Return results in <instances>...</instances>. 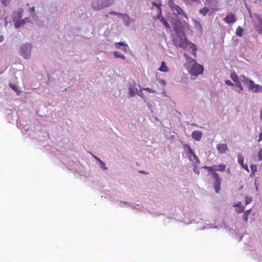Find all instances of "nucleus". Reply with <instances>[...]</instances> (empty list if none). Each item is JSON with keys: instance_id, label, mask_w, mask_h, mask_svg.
<instances>
[{"instance_id": "obj_41", "label": "nucleus", "mask_w": 262, "mask_h": 262, "mask_svg": "<svg viewBox=\"0 0 262 262\" xmlns=\"http://www.w3.org/2000/svg\"><path fill=\"white\" fill-rule=\"evenodd\" d=\"M159 83L163 85H166V81L165 80H163V79H161L159 80Z\"/></svg>"}, {"instance_id": "obj_14", "label": "nucleus", "mask_w": 262, "mask_h": 262, "mask_svg": "<svg viewBox=\"0 0 262 262\" xmlns=\"http://www.w3.org/2000/svg\"><path fill=\"white\" fill-rule=\"evenodd\" d=\"M216 165H213L212 166H204L203 167V168L207 169L210 172L212 177L213 176V173H217L216 172Z\"/></svg>"}, {"instance_id": "obj_6", "label": "nucleus", "mask_w": 262, "mask_h": 262, "mask_svg": "<svg viewBox=\"0 0 262 262\" xmlns=\"http://www.w3.org/2000/svg\"><path fill=\"white\" fill-rule=\"evenodd\" d=\"M31 45L30 43H26L20 47L21 55L25 58H28L30 56L31 52Z\"/></svg>"}, {"instance_id": "obj_16", "label": "nucleus", "mask_w": 262, "mask_h": 262, "mask_svg": "<svg viewBox=\"0 0 262 262\" xmlns=\"http://www.w3.org/2000/svg\"><path fill=\"white\" fill-rule=\"evenodd\" d=\"M233 206L238 208L236 210V212L238 213L243 212L244 210V207L242 206V203L241 202H237L236 204H234Z\"/></svg>"}, {"instance_id": "obj_4", "label": "nucleus", "mask_w": 262, "mask_h": 262, "mask_svg": "<svg viewBox=\"0 0 262 262\" xmlns=\"http://www.w3.org/2000/svg\"><path fill=\"white\" fill-rule=\"evenodd\" d=\"M111 5V3L107 1L101 2L99 0H95L93 2L92 6L95 10H99L103 8L107 7Z\"/></svg>"}, {"instance_id": "obj_20", "label": "nucleus", "mask_w": 262, "mask_h": 262, "mask_svg": "<svg viewBox=\"0 0 262 262\" xmlns=\"http://www.w3.org/2000/svg\"><path fill=\"white\" fill-rule=\"evenodd\" d=\"M226 166L224 164H221L216 166V169L219 171H224L226 169Z\"/></svg>"}, {"instance_id": "obj_2", "label": "nucleus", "mask_w": 262, "mask_h": 262, "mask_svg": "<svg viewBox=\"0 0 262 262\" xmlns=\"http://www.w3.org/2000/svg\"><path fill=\"white\" fill-rule=\"evenodd\" d=\"M174 44L181 48L185 49L189 47L192 50V55L195 57L196 55L197 49L195 44L189 41L186 38H182V37L176 38L173 39Z\"/></svg>"}, {"instance_id": "obj_19", "label": "nucleus", "mask_w": 262, "mask_h": 262, "mask_svg": "<svg viewBox=\"0 0 262 262\" xmlns=\"http://www.w3.org/2000/svg\"><path fill=\"white\" fill-rule=\"evenodd\" d=\"M244 33V29L240 26H238L236 29L235 33L237 36L241 37L243 36Z\"/></svg>"}, {"instance_id": "obj_32", "label": "nucleus", "mask_w": 262, "mask_h": 262, "mask_svg": "<svg viewBox=\"0 0 262 262\" xmlns=\"http://www.w3.org/2000/svg\"><path fill=\"white\" fill-rule=\"evenodd\" d=\"M143 90L147 91L148 92L150 93H156V91L151 89H150L149 88H143Z\"/></svg>"}, {"instance_id": "obj_15", "label": "nucleus", "mask_w": 262, "mask_h": 262, "mask_svg": "<svg viewBox=\"0 0 262 262\" xmlns=\"http://www.w3.org/2000/svg\"><path fill=\"white\" fill-rule=\"evenodd\" d=\"M120 16L122 17L124 24L126 26H128L132 21V19L129 18V17L126 14H120Z\"/></svg>"}, {"instance_id": "obj_24", "label": "nucleus", "mask_w": 262, "mask_h": 262, "mask_svg": "<svg viewBox=\"0 0 262 262\" xmlns=\"http://www.w3.org/2000/svg\"><path fill=\"white\" fill-rule=\"evenodd\" d=\"M185 148H187L188 149V154H189V159L190 160H191V155L194 153V152L193 151V150H192V149L191 148V147H190V146L188 144H186L185 145Z\"/></svg>"}, {"instance_id": "obj_13", "label": "nucleus", "mask_w": 262, "mask_h": 262, "mask_svg": "<svg viewBox=\"0 0 262 262\" xmlns=\"http://www.w3.org/2000/svg\"><path fill=\"white\" fill-rule=\"evenodd\" d=\"M114 45H115V47L117 49H119L121 46H122L123 48H122V50L124 52H127V49L128 46L127 45L125 44L124 43H123L122 42H115L114 43Z\"/></svg>"}, {"instance_id": "obj_39", "label": "nucleus", "mask_w": 262, "mask_h": 262, "mask_svg": "<svg viewBox=\"0 0 262 262\" xmlns=\"http://www.w3.org/2000/svg\"><path fill=\"white\" fill-rule=\"evenodd\" d=\"M225 83L226 84H228V85H233V83L229 80H227L225 81Z\"/></svg>"}, {"instance_id": "obj_28", "label": "nucleus", "mask_w": 262, "mask_h": 262, "mask_svg": "<svg viewBox=\"0 0 262 262\" xmlns=\"http://www.w3.org/2000/svg\"><path fill=\"white\" fill-rule=\"evenodd\" d=\"M93 157H94V158L95 159H96L97 161H98L100 162V166L102 168H103L104 169H106V167H105V164L103 162H102L100 159L96 157V156H93Z\"/></svg>"}, {"instance_id": "obj_23", "label": "nucleus", "mask_w": 262, "mask_h": 262, "mask_svg": "<svg viewBox=\"0 0 262 262\" xmlns=\"http://www.w3.org/2000/svg\"><path fill=\"white\" fill-rule=\"evenodd\" d=\"M152 5L153 6L156 7L158 9V13H160V11H162L161 8V6L162 4H161L160 2H159L158 3L155 2H152Z\"/></svg>"}, {"instance_id": "obj_7", "label": "nucleus", "mask_w": 262, "mask_h": 262, "mask_svg": "<svg viewBox=\"0 0 262 262\" xmlns=\"http://www.w3.org/2000/svg\"><path fill=\"white\" fill-rule=\"evenodd\" d=\"M169 6L173 11H176L179 15H183L185 17L187 18L186 15L183 13V10L179 6L176 5L173 2H171Z\"/></svg>"}, {"instance_id": "obj_17", "label": "nucleus", "mask_w": 262, "mask_h": 262, "mask_svg": "<svg viewBox=\"0 0 262 262\" xmlns=\"http://www.w3.org/2000/svg\"><path fill=\"white\" fill-rule=\"evenodd\" d=\"M159 70L163 72H168L169 69L167 66L166 65L165 62L163 61L161 63V67L159 69Z\"/></svg>"}, {"instance_id": "obj_49", "label": "nucleus", "mask_w": 262, "mask_h": 262, "mask_svg": "<svg viewBox=\"0 0 262 262\" xmlns=\"http://www.w3.org/2000/svg\"><path fill=\"white\" fill-rule=\"evenodd\" d=\"M105 16L106 17H108V15L107 14H106Z\"/></svg>"}, {"instance_id": "obj_12", "label": "nucleus", "mask_w": 262, "mask_h": 262, "mask_svg": "<svg viewBox=\"0 0 262 262\" xmlns=\"http://www.w3.org/2000/svg\"><path fill=\"white\" fill-rule=\"evenodd\" d=\"M202 137V132L201 131L195 130L192 133V137L196 141H200Z\"/></svg>"}, {"instance_id": "obj_10", "label": "nucleus", "mask_w": 262, "mask_h": 262, "mask_svg": "<svg viewBox=\"0 0 262 262\" xmlns=\"http://www.w3.org/2000/svg\"><path fill=\"white\" fill-rule=\"evenodd\" d=\"M216 149L221 154H224L228 150L227 145L226 144L223 143H220L217 144Z\"/></svg>"}, {"instance_id": "obj_27", "label": "nucleus", "mask_w": 262, "mask_h": 262, "mask_svg": "<svg viewBox=\"0 0 262 262\" xmlns=\"http://www.w3.org/2000/svg\"><path fill=\"white\" fill-rule=\"evenodd\" d=\"M9 85L11 88V89L15 92H18L19 90L18 89V85L16 84L10 83L9 84Z\"/></svg>"}, {"instance_id": "obj_3", "label": "nucleus", "mask_w": 262, "mask_h": 262, "mask_svg": "<svg viewBox=\"0 0 262 262\" xmlns=\"http://www.w3.org/2000/svg\"><path fill=\"white\" fill-rule=\"evenodd\" d=\"M242 77L244 79V82L248 85L249 90L253 91L254 92H262V86L255 84L252 80H249L244 76Z\"/></svg>"}, {"instance_id": "obj_37", "label": "nucleus", "mask_w": 262, "mask_h": 262, "mask_svg": "<svg viewBox=\"0 0 262 262\" xmlns=\"http://www.w3.org/2000/svg\"><path fill=\"white\" fill-rule=\"evenodd\" d=\"M193 158V160L198 163H199L200 162V160L198 158V157L196 156V155H194L193 157H192Z\"/></svg>"}, {"instance_id": "obj_25", "label": "nucleus", "mask_w": 262, "mask_h": 262, "mask_svg": "<svg viewBox=\"0 0 262 262\" xmlns=\"http://www.w3.org/2000/svg\"><path fill=\"white\" fill-rule=\"evenodd\" d=\"M185 148H187L188 149V154H189V159L190 160H191V155L194 153V152L193 151V150H192V149L191 148V147H190V146L188 144H186L185 145Z\"/></svg>"}, {"instance_id": "obj_29", "label": "nucleus", "mask_w": 262, "mask_h": 262, "mask_svg": "<svg viewBox=\"0 0 262 262\" xmlns=\"http://www.w3.org/2000/svg\"><path fill=\"white\" fill-rule=\"evenodd\" d=\"M244 157L241 155H238V162L242 166L244 164Z\"/></svg>"}, {"instance_id": "obj_21", "label": "nucleus", "mask_w": 262, "mask_h": 262, "mask_svg": "<svg viewBox=\"0 0 262 262\" xmlns=\"http://www.w3.org/2000/svg\"><path fill=\"white\" fill-rule=\"evenodd\" d=\"M251 209H250L249 210H247L246 211L243 215V220L245 222H247L248 220V216L251 213Z\"/></svg>"}, {"instance_id": "obj_30", "label": "nucleus", "mask_w": 262, "mask_h": 262, "mask_svg": "<svg viewBox=\"0 0 262 262\" xmlns=\"http://www.w3.org/2000/svg\"><path fill=\"white\" fill-rule=\"evenodd\" d=\"M25 23V19L21 20L20 22H16L15 23V27L17 28H19L20 26H22Z\"/></svg>"}, {"instance_id": "obj_22", "label": "nucleus", "mask_w": 262, "mask_h": 262, "mask_svg": "<svg viewBox=\"0 0 262 262\" xmlns=\"http://www.w3.org/2000/svg\"><path fill=\"white\" fill-rule=\"evenodd\" d=\"M113 55L115 57L120 58L123 59H124L125 58V56L123 54L119 53L118 51H114L113 53Z\"/></svg>"}, {"instance_id": "obj_9", "label": "nucleus", "mask_w": 262, "mask_h": 262, "mask_svg": "<svg viewBox=\"0 0 262 262\" xmlns=\"http://www.w3.org/2000/svg\"><path fill=\"white\" fill-rule=\"evenodd\" d=\"M224 21L227 24H233L236 21L235 15L231 12L228 13Z\"/></svg>"}, {"instance_id": "obj_46", "label": "nucleus", "mask_w": 262, "mask_h": 262, "mask_svg": "<svg viewBox=\"0 0 262 262\" xmlns=\"http://www.w3.org/2000/svg\"><path fill=\"white\" fill-rule=\"evenodd\" d=\"M260 118L262 120V111L260 112Z\"/></svg>"}, {"instance_id": "obj_38", "label": "nucleus", "mask_w": 262, "mask_h": 262, "mask_svg": "<svg viewBox=\"0 0 262 262\" xmlns=\"http://www.w3.org/2000/svg\"><path fill=\"white\" fill-rule=\"evenodd\" d=\"M236 84H237V86L239 89L240 91H242L243 90V86L241 84V81L239 82V83H236Z\"/></svg>"}, {"instance_id": "obj_33", "label": "nucleus", "mask_w": 262, "mask_h": 262, "mask_svg": "<svg viewBox=\"0 0 262 262\" xmlns=\"http://www.w3.org/2000/svg\"><path fill=\"white\" fill-rule=\"evenodd\" d=\"M250 168L253 173H254L255 172L257 171V167L255 165H251L250 166Z\"/></svg>"}, {"instance_id": "obj_26", "label": "nucleus", "mask_w": 262, "mask_h": 262, "mask_svg": "<svg viewBox=\"0 0 262 262\" xmlns=\"http://www.w3.org/2000/svg\"><path fill=\"white\" fill-rule=\"evenodd\" d=\"M209 11V9L207 7H204L202 9H201L199 11L200 13L202 14L203 15L205 16L206 15L207 13Z\"/></svg>"}, {"instance_id": "obj_44", "label": "nucleus", "mask_w": 262, "mask_h": 262, "mask_svg": "<svg viewBox=\"0 0 262 262\" xmlns=\"http://www.w3.org/2000/svg\"><path fill=\"white\" fill-rule=\"evenodd\" d=\"M194 171L195 173H197L198 174H199V171L196 168H194Z\"/></svg>"}, {"instance_id": "obj_1", "label": "nucleus", "mask_w": 262, "mask_h": 262, "mask_svg": "<svg viewBox=\"0 0 262 262\" xmlns=\"http://www.w3.org/2000/svg\"><path fill=\"white\" fill-rule=\"evenodd\" d=\"M184 56L186 59V68L191 75L197 76L203 74V66L197 63L195 60L190 58L187 54H184Z\"/></svg>"}, {"instance_id": "obj_48", "label": "nucleus", "mask_w": 262, "mask_h": 262, "mask_svg": "<svg viewBox=\"0 0 262 262\" xmlns=\"http://www.w3.org/2000/svg\"><path fill=\"white\" fill-rule=\"evenodd\" d=\"M32 10L33 11H34V7H33L32 8Z\"/></svg>"}, {"instance_id": "obj_8", "label": "nucleus", "mask_w": 262, "mask_h": 262, "mask_svg": "<svg viewBox=\"0 0 262 262\" xmlns=\"http://www.w3.org/2000/svg\"><path fill=\"white\" fill-rule=\"evenodd\" d=\"M154 19H159L160 21L163 24V26L167 29L170 28V26L168 22L165 20L164 17L162 14V11H160V13L156 16L154 17Z\"/></svg>"}, {"instance_id": "obj_47", "label": "nucleus", "mask_w": 262, "mask_h": 262, "mask_svg": "<svg viewBox=\"0 0 262 262\" xmlns=\"http://www.w3.org/2000/svg\"><path fill=\"white\" fill-rule=\"evenodd\" d=\"M194 155H195V154H194V153H193V154L191 155V156H192V157H193V156H194Z\"/></svg>"}, {"instance_id": "obj_40", "label": "nucleus", "mask_w": 262, "mask_h": 262, "mask_svg": "<svg viewBox=\"0 0 262 262\" xmlns=\"http://www.w3.org/2000/svg\"><path fill=\"white\" fill-rule=\"evenodd\" d=\"M110 14H111V15H120V13H117L115 11H112L110 12Z\"/></svg>"}, {"instance_id": "obj_36", "label": "nucleus", "mask_w": 262, "mask_h": 262, "mask_svg": "<svg viewBox=\"0 0 262 262\" xmlns=\"http://www.w3.org/2000/svg\"><path fill=\"white\" fill-rule=\"evenodd\" d=\"M1 2L2 3L6 6L9 4L10 0H2Z\"/></svg>"}, {"instance_id": "obj_43", "label": "nucleus", "mask_w": 262, "mask_h": 262, "mask_svg": "<svg viewBox=\"0 0 262 262\" xmlns=\"http://www.w3.org/2000/svg\"><path fill=\"white\" fill-rule=\"evenodd\" d=\"M140 173H143V174H148V172H146V171H145L144 170H139V171Z\"/></svg>"}, {"instance_id": "obj_18", "label": "nucleus", "mask_w": 262, "mask_h": 262, "mask_svg": "<svg viewBox=\"0 0 262 262\" xmlns=\"http://www.w3.org/2000/svg\"><path fill=\"white\" fill-rule=\"evenodd\" d=\"M230 78L236 84L240 82L238 76L235 72H233L230 74Z\"/></svg>"}, {"instance_id": "obj_35", "label": "nucleus", "mask_w": 262, "mask_h": 262, "mask_svg": "<svg viewBox=\"0 0 262 262\" xmlns=\"http://www.w3.org/2000/svg\"><path fill=\"white\" fill-rule=\"evenodd\" d=\"M259 161L262 160V149H260L258 154Z\"/></svg>"}, {"instance_id": "obj_11", "label": "nucleus", "mask_w": 262, "mask_h": 262, "mask_svg": "<svg viewBox=\"0 0 262 262\" xmlns=\"http://www.w3.org/2000/svg\"><path fill=\"white\" fill-rule=\"evenodd\" d=\"M257 24L255 25V29L259 34H262V18L257 17Z\"/></svg>"}, {"instance_id": "obj_34", "label": "nucleus", "mask_w": 262, "mask_h": 262, "mask_svg": "<svg viewBox=\"0 0 262 262\" xmlns=\"http://www.w3.org/2000/svg\"><path fill=\"white\" fill-rule=\"evenodd\" d=\"M129 93L130 95H131V96H133L135 94V90H134V89H133L132 88H129Z\"/></svg>"}, {"instance_id": "obj_50", "label": "nucleus", "mask_w": 262, "mask_h": 262, "mask_svg": "<svg viewBox=\"0 0 262 262\" xmlns=\"http://www.w3.org/2000/svg\"><path fill=\"white\" fill-rule=\"evenodd\" d=\"M261 57H262V55H261Z\"/></svg>"}, {"instance_id": "obj_5", "label": "nucleus", "mask_w": 262, "mask_h": 262, "mask_svg": "<svg viewBox=\"0 0 262 262\" xmlns=\"http://www.w3.org/2000/svg\"><path fill=\"white\" fill-rule=\"evenodd\" d=\"M212 178L213 179V188L216 193H219L221 190L222 178H220L217 173H213Z\"/></svg>"}, {"instance_id": "obj_42", "label": "nucleus", "mask_w": 262, "mask_h": 262, "mask_svg": "<svg viewBox=\"0 0 262 262\" xmlns=\"http://www.w3.org/2000/svg\"><path fill=\"white\" fill-rule=\"evenodd\" d=\"M242 167L245 169V170H246L247 171H249V169H248V167L247 165H245L244 164L242 165Z\"/></svg>"}, {"instance_id": "obj_31", "label": "nucleus", "mask_w": 262, "mask_h": 262, "mask_svg": "<svg viewBox=\"0 0 262 262\" xmlns=\"http://www.w3.org/2000/svg\"><path fill=\"white\" fill-rule=\"evenodd\" d=\"M252 201V197L249 196H245L246 205H248V204H250V203H251Z\"/></svg>"}, {"instance_id": "obj_45", "label": "nucleus", "mask_w": 262, "mask_h": 262, "mask_svg": "<svg viewBox=\"0 0 262 262\" xmlns=\"http://www.w3.org/2000/svg\"><path fill=\"white\" fill-rule=\"evenodd\" d=\"M3 40V36L2 35H0V42L2 41Z\"/></svg>"}]
</instances>
